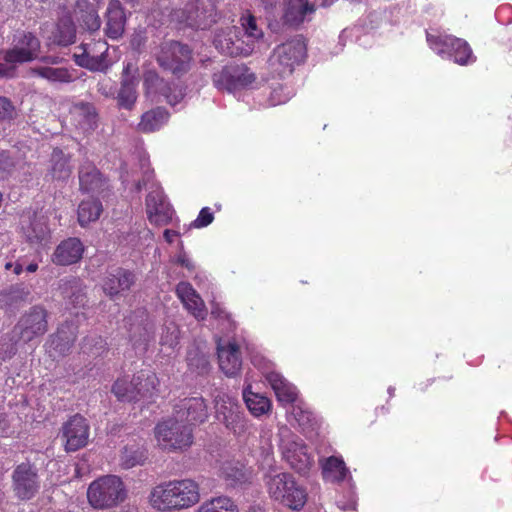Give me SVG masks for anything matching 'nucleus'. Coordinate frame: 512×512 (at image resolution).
<instances>
[{
	"label": "nucleus",
	"mask_w": 512,
	"mask_h": 512,
	"mask_svg": "<svg viewBox=\"0 0 512 512\" xmlns=\"http://www.w3.org/2000/svg\"><path fill=\"white\" fill-rule=\"evenodd\" d=\"M200 499L199 486L191 479L174 480L157 485L150 494L151 505L159 511L189 508Z\"/></svg>",
	"instance_id": "1"
},
{
	"label": "nucleus",
	"mask_w": 512,
	"mask_h": 512,
	"mask_svg": "<svg viewBox=\"0 0 512 512\" xmlns=\"http://www.w3.org/2000/svg\"><path fill=\"white\" fill-rule=\"evenodd\" d=\"M264 482L270 497L293 510H301L307 501L306 489L300 486L288 472L266 473Z\"/></svg>",
	"instance_id": "2"
},
{
	"label": "nucleus",
	"mask_w": 512,
	"mask_h": 512,
	"mask_svg": "<svg viewBox=\"0 0 512 512\" xmlns=\"http://www.w3.org/2000/svg\"><path fill=\"white\" fill-rule=\"evenodd\" d=\"M155 58L164 72L180 79L191 70L193 49L188 44L178 40H163L158 46Z\"/></svg>",
	"instance_id": "3"
},
{
	"label": "nucleus",
	"mask_w": 512,
	"mask_h": 512,
	"mask_svg": "<svg viewBox=\"0 0 512 512\" xmlns=\"http://www.w3.org/2000/svg\"><path fill=\"white\" fill-rule=\"evenodd\" d=\"M127 498V489L119 476L105 475L88 487L87 499L96 509H109L120 505Z\"/></svg>",
	"instance_id": "4"
},
{
	"label": "nucleus",
	"mask_w": 512,
	"mask_h": 512,
	"mask_svg": "<svg viewBox=\"0 0 512 512\" xmlns=\"http://www.w3.org/2000/svg\"><path fill=\"white\" fill-rule=\"evenodd\" d=\"M49 312L42 305H34L26 310L18 319L11 332L10 353L15 354L17 348L15 345L19 342L24 344L43 336L48 331Z\"/></svg>",
	"instance_id": "5"
},
{
	"label": "nucleus",
	"mask_w": 512,
	"mask_h": 512,
	"mask_svg": "<svg viewBox=\"0 0 512 512\" xmlns=\"http://www.w3.org/2000/svg\"><path fill=\"white\" fill-rule=\"evenodd\" d=\"M13 43V48L7 50L4 55L7 64L0 63V78L12 77L15 72V64L31 62L38 58L41 44L32 32L17 31Z\"/></svg>",
	"instance_id": "6"
},
{
	"label": "nucleus",
	"mask_w": 512,
	"mask_h": 512,
	"mask_svg": "<svg viewBox=\"0 0 512 512\" xmlns=\"http://www.w3.org/2000/svg\"><path fill=\"white\" fill-rule=\"evenodd\" d=\"M11 482L14 496L20 501H29L40 492V468L35 461L26 458L14 467Z\"/></svg>",
	"instance_id": "7"
},
{
	"label": "nucleus",
	"mask_w": 512,
	"mask_h": 512,
	"mask_svg": "<svg viewBox=\"0 0 512 512\" xmlns=\"http://www.w3.org/2000/svg\"><path fill=\"white\" fill-rule=\"evenodd\" d=\"M307 56V45L302 35L278 45L269 58L271 67L279 74H291L295 65L304 62Z\"/></svg>",
	"instance_id": "8"
},
{
	"label": "nucleus",
	"mask_w": 512,
	"mask_h": 512,
	"mask_svg": "<svg viewBox=\"0 0 512 512\" xmlns=\"http://www.w3.org/2000/svg\"><path fill=\"white\" fill-rule=\"evenodd\" d=\"M218 19L216 6L210 0H188L178 15L180 23L195 30H207Z\"/></svg>",
	"instance_id": "9"
},
{
	"label": "nucleus",
	"mask_w": 512,
	"mask_h": 512,
	"mask_svg": "<svg viewBox=\"0 0 512 512\" xmlns=\"http://www.w3.org/2000/svg\"><path fill=\"white\" fill-rule=\"evenodd\" d=\"M280 450L283 460L292 470L301 476L308 475L314 465V458L301 439L289 433L281 438Z\"/></svg>",
	"instance_id": "10"
},
{
	"label": "nucleus",
	"mask_w": 512,
	"mask_h": 512,
	"mask_svg": "<svg viewBox=\"0 0 512 512\" xmlns=\"http://www.w3.org/2000/svg\"><path fill=\"white\" fill-rule=\"evenodd\" d=\"M155 435L158 441L172 449H182L190 446L193 442L192 427L185 424L175 414L156 425Z\"/></svg>",
	"instance_id": "11"
},
{
	"label": "nucleus",
	"mask_w": 512,
	"mask_h": 512,
	"mask_svg": "<svg viewBox=\"0 0 512 512\" xmlns=\"http://www.w3.org/2000/svg\"><path fill=\"white\" fill-rule=\"evenodd\" d=\"M19 227L22 238L31 246L44 245L50 238L48 218L31 208L20 215Z\"/></svg>",
	"instance_id": "12"
},
{
	"label": "nucleus",
	"mask_w": 512,
	"mask_h": 512,
	"mask_svg": "<svg viewBox=\"0 0 512 512\" xmlns=\"http://www.w3.org/2000/svg\"><path fill=\"white\" fill-rule=\"evenodd\" d=\"M129 340L135 349L147 351L149 343L154 339L155 326L148 312L139 308L127 318Z\"/></svg>",
	"instance_id": "13"
},
{
	"label": "nucleus",
	"mask_w": 512,
	"mask_h": 512,
	"mask_svg": "<svg viewBox=\"0 0 512 512\" xmlns=\"http://www.w3.org/2000/svg\"><path fill=\"white\" fill-rule=\"evenodd\" d=\"M143 88L146 96L161 95L171 106L180 103L186 95L185 88L176 84L172 85L155 70L144 72Z\"/></svg>",
	"instance_id": "14"
},
{
	"label": "nucleus",
	"mask_w": 512,
	"mask_h": 512,
	"mask_svg": "<svg viewBox=\"0 0 512 512\" xmlns=\"http://www.w3.org/2000/svg\"><path fill=\"white\" fill-rule=\"evenodd\" d=\"M212 80L218 89L234 92L252 84L256 75L244 64L229 65L214 73Z\"/></svg>",
	"instance_id": "15"
},
{
	"label": "nucleus",
	"mask_w": 512,
	"mask_h": 512,
	"mask_svg": "<svg viewBox=\"0 0 512 512\" xmlns=\"http://www.w3.org/2000/svg\"><path fill=\"white\" fill-rule=\"evenodd\" d=\"M137 282V275L133 270L123 267H110L105 273L102 289L111 300L129 292Z\"/></svg>",
	"instance_id": "16"
},
{
	"label": "nucleus",
	"mask_w": 512,
	"mask_h": 512,
	"mask_svg": "<svg viewBox=\"0 0 512 512\" xmlns=\"http://www.w3.org/2000/svg\"><path fill=\"white\" fill-rule=\"evenodd\" d=\"M174 414L185 424L204 423L208 418V407L203 397H189L180 400L174 406Z\"/></svg>",
	"instance_id": "17"
},
{
	"label": "nucleus",
	"mask_w": 512,
	"mask_h": 512,
	"mask_svg": "<svg viewBox=\"0 0 512 512\" xmlns=\"http://www.w3.org/2000/svg\"><path fill=\"white\" fill-rule=\"evenodd\" d=\"M216 402V417L225 425V427L234 432V434H241L246 429V421L244 413L240 410V406L229 400L225 401L223 397L218 395L215 398Z\"/></svg>",
	"instance_id": "18"
},
{
	"label": "nucleus",
	"mask_w": 512,
	"mask_h": 512,
	"mask_svg": "<svg viewBox=\"0 0 512 512\" xmlns=\"http://www.w3.org/2000/svg\"><path fill=\"white\" fill-rule=\"evenodd\" d=\"M427 40L431 44L435 43L441 45L438 53H447L454 59L455 63L457 64L466 65L469 62V59L472 58L471 48L466 41L460 38H456L450 35L436 37L427 34Z\"/></svg>",
	"instance_id": "19"
},
{
	"label": "nucleus",
	"mask_w": 512,
	"mask_h": 512,
	"mask_svg": "<svg viewBox=\"0 0 512 512\" xmlns=\"http://www.w3.org/2000/svg\"><path fill=\"white\" fill-rule=\"evenodd\" d=\"M63 438L67 451H77L88 443L89 425L86 419L76 414L63 425Z\"/></svg>",
	"instance_id": "20"
},
{
	"label": "nucleus",
	"mask_w": 512,
	"mask_h": 512,
	"mask_svg": "<svg viewBox=\"0 0 512 512\" xmlns=\"http://www.w3.org/2000/svg\"><path fill=\"white\" fill-rule=\"evenodd\" d=\"M80 191L105 196L109 189L108 179L91 162L83 163L78 172Z\"/></svg>",
	"instance_id": "21"
},
{
	"label": "nucleus",
	"mask_w": 512,
	"mask_h": 512,
	"mask_svg": "<svg viewBox=\"0 0 512 512\" xmlns=\"http://www.w3.org/2000/svg\"><path fill=\"white\" fill-rule=\"evenodd\" d=\"M33 301L31 287L24 284H13L0 291V309L7 313H16Z\"/></svg>",
	"instance_id": "22"
},
{
	"label": "nucleus",
	"mask_w": 512,
	"mask_h": 512,
	"mask_svg": "<svg viewBox=\"0 0 512 512\" xmlns=\"http://www.w3.org/2000/svg\"><path fill=\"white\" fill-rule=\"evenodd\" d=\"M104 34L112 40H118L124 35L127 13L120 0H109L104 14Z\"/></svg>",
	"instance_id": "23"
},
{
	"label": "nucleus",
	"mask_w": 512,
	"mask_h": 512,
	"mask_svg": "<svg viewBox=\"0 0 512 512\" xmlns=\"http://www.w3.org/2000/svg\"><path fill=\"white\" fill-rule=\"evenodd\" d=\"M315 4L309 0H284L282 23L285 26L298 28L314 14Z\"/></svg>",
	"instance_id": "24"
},
{
	"label": "nucleus",
	"mask_w": 512,
	"mask_h": 512,
	"mask_svg": "<svg viewBox=\"0 0 512 512\" xmlns=\"http://www.w3.org/2000/svg\"><path fill=\"white\" fill-rule=\"evenodd\" d=\"M78 335V326L73 321H64L57 330L49 336V347L58 355L68 354Z\"/></svg>",
	"instance_id": "25"
},
{
	"label": "nucleus",
	"mask_w": 512,
	"mask_h": 512,
	"mask_svg": "<svg viewBox=\"0 0 512 512\" xmlns=\"http://www.w3.org/2000/svg\"><path fill=\"white\" fill-rule=\"evenodd\" d=\"M84 245L79 238L70 237L63 240L55 249L52 261L56 265L67 266L77 263L83 255Z\"/></svg>",
	"instance_id": "26"
},
{
	"label": "nucleus",
	"mask_w": 512,
	"mask_h": 512,
	"mask_svg": "<svg viewBox=\"0 0 512 512\" xmlns=\"http://www.w3.org/2000/svg\"><path fill=\"white\" fill-rule=\"evenodd\" d=\"M242 41L238 39L236 27H226L216 30L213 44L222 54L236 57L243 53Z\"/></svg>",
	"instance_id": "27"
},
{
	"label": "nucleus",
	"mask_w": 512,
	"mask_h": 512,
	"mask_svg": "<svg viewBox=\"0 0 512 512\" xmlns=\"http://www.w3.org/2000/svg\"><path fill=\"white\" fill-rule=\"evenodd\" d=\"M217 353L220 369L229 377L235 376L242 365L238 346L232 343L226 347L219 346Z\"/></svg>",
	"instance_id": "28"
},
{
	"label": "nucleus",
	"mask_w": 512,
	"mask_h": 512,
	"mask_svg": "<svg viewBox=\"0 0 512 512\" xmlns=\"http://www.w3.org/2000/svg\"><path fill=\"white\" fill-rule=\"evenodd\" d=\"M148 459V450L143 443L132 442L121 450L120 465L124 469L142 466Z\"/></svg>",
	"instance_id": "29"
},
{
	"label": "nucleus",
	"mask_w": 512,
	"mask_h": 512,
	"mask_svg": "<svg viewBox=\"0 0 512 512\" xmlns=\"http://www.w3.org/2000/svg\"><path fill=\"white\" fill-rule=\"evenodd\" d=\"M139 80L131 78L121 79L120 88L115 96L118 109L132 111L138 99L137 87Z\"/></svg>",
	"instance_id": "30"
},
{
	"label": "nucleus",
	"mask_w": 512,
	"mask_h": 512,
	"mask_svg": "<svg viewBox=\"0 0 512 512\" xmlns=\"http://www.w3.org/2000/svg\"><path fill=\"white\" fill-rule=\"evenodd\" d=\"M169 117L170 114L164 107L153 108L142 114L137 130L142 133L157 131L167 123Z\"/></svg>",
	"instance_id": "31"
},
{
	"label": "nucleus",
	"mask_w": 512,
	"mask_h": 512,
	"mask_svg": "<svg viewBox=\"0 0 512 512\" xmlns=\"http://www.w3.org/2000/svg\"><path fill=\"white\" fill-rule=\"evenodd\" d=\"M76 41V26L71 16L65 15L59 18L56 29L52 33V43L66 47Z\"/></svg>",
	"instance_id": "32"
},
{
	"label": "nucleus",
	"mask_w": 512,
	"mask_h": 512,
	"mask_svg": "<svg viewBox=\"0 0 512 512\" xmlns=\"http://www.w3.org/2000/svg\"><path fill=\"white\" fill-rule=\"evenodd\" d=\"M266 380L280 402L293 403L297 398L296 388L277 372H270Z\"/></svg>",
	"instance_id": "33"
},
{
	"label": "nucleus",
	"mask_w": 512,
	"mask_h": 512,
	"mask_svg": "<svg viewBox=\"0 0 512 512\" xmlns=\"http://www.w3.org/2000/svg\"><path fill=\"white\" fill-rule=\"evenodd\" d=\"M102 212L103 205L99 199L90 198L81 201L77 210L80 226L86 227L91 222L97 221Z\"/></svg>",
	"instance_id": "34"
},
{
	"label": "nucleus",
	"mask_w": 512,
	"mask_h": 512,
	"mask_svg": "<svg viewBox=\"0 0 512 512\" xmlns=\"http://www.w3.org/2000/svg\"><path fill=\"white\" fill-rule=\"evenodd\" d=\"M177 292L182 298L187 309L196 317L204 319L205 310L202 299L192 289L189 284H180L177 288Z\"/></svg>",
	"instance_id": "35"
},
{
	"label": "nucleus",
	"mask_w": 512,
	"mask_h": 512,
	"mask_svg": "<svg viewBox=\"0 0 512 512\" xmlns=\"http://www.w3.org/2000/svg\"><path fill=\"white\" fill-rule=\"evenodd\" d=\"M136 394L139 396V401L149 399L154 395L156 390L157 377L153 372L140 371L133 376Z\"/></svg>",
	"instance_id": "36"
},
{
	"label": "nucleus",
	"mask_w": 512,
	"mask_h": 512,
	"mask_svg": "<svg viewBox=\"0 0 512 512\" xmlns=\"http://www.w3.org/2000/svg\"><path fill=\"white\" fill-rule=\"evenodd\" d=\"M77 8L79 9V21L82 26L89 32L98 31L101 27V19L95 7L87 0H78Z\"/></svg>",
	"instance_id": "37"
},
{
	"label": "nucleus",
	"mask_w": 512,
	"mask_h": 512,
	"mask_svg": "<svg viewBox=\"0 0 512 512\" xmlns=\"http://www.w3.org/2000/svg\"><path fill=\"white\" fill-rule=\"evenodd\" d=\"M222 474L230 485L235 486L249 482L251 473L238 461H229L223 464Z\"/></svg>",
	"instance_id": "38"
},
{
	"label": "nucleus",
	"mask_w": 512,
	"mask_h": 512,
	"mask_svg": "<svg viewBox=\"0 0 512 512\" xmlns=\"http://www.w3.org/2000/svg\"><path fill=\"white\" fill-rule=\"evenodd\" d=\"M50 173L54 179L66 180L71 174L69 158L60 148H54L50 158Z\"/></svg>",
	"instance_id": "39"
},
{
	"label": "nucleus",
	"mask_w": 512,
	"mask_h": 512,
	"mask_svg": "<svg viewBox=\"0 0 512 512\" xmlns=\"http://www.w3.org/2000/svg\"><path fill=\"white\" fill-rule=\"evenodd\" d=\"M63 298L68 299L74 307L84 306L86 303V294L83 291L81 283L77 279L65 281L60 286Z\"/></svg>",
	"instance_id": "40"
},
{
	"label": "nucleus",
	"mask_w": 512,
	"mask_h": 512,
	"mask_svg": "<svg viewBox=\"0 0 512 512\" xmlns=\"http://www.w3.org/2000/svg\"><path fill=\"white\" fill-rule=\"evenodd\" d=\"M348 473L344 461L335 456L327 458L323 465V476L332 482L343 481Z\"/></svg>",
	"instance_id": "41"
},
{
	"label": "nucleus",
	"mask_w": 512,
	"mask_h": 512,
	"mask_svg": "<svg viewBox=\"0 0 512 512\" xmlns=\"http://www.w3.org/2000/svg\"><path fill=\"white\" fill-rule=\"evenodd\" d=\"M112 393L121 402H138L139 396H137L136 388L134 385L133 378L128 380L127 378L117 379L112 386Z\"/></svg>",
	"instance_id": "42"
},
{
	"label": "nucleus",
	"mask_w": 512,
	"mask_h": 512,
	"mask_svg": "<svg viewBox=\"0 0 512 512\" xmlns=\"http://www.w3.org/2000/svg\"><path fill=\"white\" fill-rule=\"evenodd\" d=\"M32 73L50 82L69 83L73 77L66 68H53L49 66H39L32 69Z\"/></svg>",
	"instance_id": "43"
},
{
	"label": "nucleus",
	"mask_w": 512,
	"mask_h": 512,
	"mask_svg": "<svg viewBox=\"0 0 512 512\" xmlns=\"http://www.w3.org/2000/svg\"><path fill=\"white\" fill-rule=\"evenodd\" d=\"M186 359L190 371L197 375H205L209 372L210 362L208 356L198 348L190 349Z\"/></svg>",
	"instance_id": "44"
},
{
	"label": "nucleus",
	"mask_w": 512,
	"mask_h": 512,
	"mask_svg": "<svg viewBox=\"0 0 512 512\" xmlns=\"http://www.w3.org/2000/svg\"><path fill=\"white\" fill-rule=\"evenodd\" d=\"M198 512H238V507L229 497L219 496L202 503Z\"/></svg>",
	"instance_id": "45"
},
{
	"label": "nucleus",
	"mask_w": 512,
	"mask_h": 512,
	"mask_svg": "<svg viewBox=\"0 0 512 512\" xmlns=\"http://www.w3.org/2000/svg\"><path fill=\"white\" fill-rule=\"evenodd\" d=\"M243 398L248 410L255 416H261L270 409L269 399L262 395L244 390Z\"/></svg>",
	"instance_id": "46"
},
{
	"label": "nucleus",
	"mask_w": 512,
	"mask_h": 512,
	"mask_svg": "<svg viewBox=\"0 0 512 512\" xmlns=\"http://www.w3.org/2000/svg\"><path fill=\"white\" fill-rule=\"evenodd\" d=\"M180 330L172 320H166L161 328L160 345L174 348L179 343Z\"/></svg>",
	"instance_id": "47"
},
{
	"label": "nucleus",
	"mask_w": 512,
	"mask_h": 512,
	"mask_svg": "<svg viewBox=\"0 0 512 512\" xmlns=\"http://www.w3.org/2000/svg\"><path fill=\"white\" fill-rule=\"evenodd\" d=\"M82 349L94 357L102 356L108 351L106 341L99 335L87 336L83 339Z\"/></svg>",
	"instance_id": "48"
},
{
	"label": "nucleus",
	"mask_w": 512,
	"mask_h": 512,
	"mask_svg": "<svg viewBox=\"0 0 512 512\" xmlns=\"http://www.w3.org/2000/svg\"><path fill=\"white\" fill-rule=\"evenodd\" d=\"M19 117V110L7 97L0 95V122L11 124Z\"/></svg>",
	"instance_id": "49"
},
{
	"label": "nucleus",
	"mask_w": 512,
	"mask_h": 512,
	"mask_svg": "<svg viewBox=\"0 0 512 512\" xmlns=\"http://www.w3.org/2000/svg\"><path fill=\"white\" fill-rule=\"evenodd\" d=\"M79 115L84 119L89 128H95L97 124L98 113L95 106L88 102L76 104Z\"/></svg>",
	"instance_id": "50"
},
{
	"label": "nucleus",
	"mask_w": 512,
	"mask_h": 512,
	"mask_svg": "<svg viewBox=\"0 0 512 512\" xmlns=\"http://www.w3.org/2000/svg\"><path fill=\"white\" fill-rule=\"evenodd\" d=\"M148 41L147 29L145 27H137L130 38V47L137 53H142L146 47Z\"/></svg>",
	"instance_id": "51"
},
{
	"label": "nucleus",
	"mask_w": 512,
	"mask_h": 512,
	"mask_svg": "<svg viewBox=\"0 0 512 512\" xmlns=\"http://www.w3.org/2000/svg\"><path fill=\"white\" fill-rule=\"evenodd\" d=\"M242 26L248 36L258 39L263 36V32L258 28L256 18L253 15H248L242 18Z\"/></svg>",
	"instance_id": "52"
},
{
	"label": "nucleus",
	"mask_w": 512,
	"mask_h": 512,
	"mask_svg": "<svg viewBox=\"0 0 512 512\" xmlns=\"http://www.w3.org/2000/svg\"><path fill=\"white\" fill-rule=\"evenodd\" d=\"M85 69L94 72H105L108 69L106 56L104 53L97 56H89L88 62L85 63Z\"/></svg>",
	"instance_id": "53"
},
{
	"label": "nucleus",
	"mask_w": 512,
	"mask_h": 512,
	"mask_svg": "<svg viewBox=\"0 0 512 512\" xmlns=\"http://www.w3.org/2000/svg\"><path fill=\"white\" fill-rule=\"evenodd\" d=\"M15 168V161L10 156L8 151H1L0 152V175H8L10 174Z\"/></svg>",
	"instance_id": "54"
},
{
	"label": "nucleus",
	"mask_w": 512,
	"mask_h": 512,
	"mask_svg": "<svg viewBox=\"0 0 512 512\" xmlns=\"http://www.w3.org/2000/svg\"><path fill=\"white\" fill-rule=\"evenodd\" d=\"M213 219V213L208 207H204L200 210L198 217L192 222L191 225L196 228L206 227L212 223Z\"/></svg>",
	"instance_id": "55"
},
{
	"label": "nucleus",
	"mask_w": 512,
	"mask_h": 512,
	"mask_svg": "<svg viewBox=\"0 0 512 512\" xmlns=\"http://www.w3.org/2000/svg\"><path fill=\"white\" fill-rule=\"evenodd\" d=\"M164 199L159 191L150 192L146 197V208L150 218H152V209L155 208L160 201Z\"/></svg>",
	"instance_id": "56"
},
{
	"label": "nucleus",
	"mask_w": 512,
	"mask_h": 512,
	"mask_svg": "<svg viewBox=\"0 0 512 512\" xmlns=\"http://www.w3.org/2000/svg\"><path fill=\"white\" fill-rule=\"evenodd\" d=\"M152 216L157 217V220L170 217V209L164 199L152 209Z\"/></svg>",
	"instance_id": "57"
},
{
	"label": "nucleus",
	"mask_w": 512,
	"mask_h": 512,
	"mask_svg": "<svg viewBox=\"0 0 512 512\" xmlns=\"http://www.w3.org/2000/svg\"><path fill=\"white\" fill-rule=\"evenodd\" d=\"M137 71H138L137 68H135L134 65L131 62H128L124 66V69H123V72H122V75H121V79L131 78V79H134V80H139L138 75H137Z\"/></svg>",
	"instance_id": "58"
},
{
	"label": "nucleus",
	"mask_w": 512,
	"mask_h": 512,
	"mask_svg": "<svg viewBox=\"0 0 512 512\" xmlns=\"http://www.w3.org/2000/svg\"><path fill=\"white\" fill-rule=\"evenodd\" d=\"M2 262L6 270H10L13 268V272L16 275H19L23 270V265L18 260L13 262L12 260L7 261L6 259H3Z\"/></svg>",
	"instance_id": "59"
},
{
	"label": "nucleus",
	"mask_w": 512,
	"mask_h": 512,
	"mask_svg": "<svg viewBox=\"0 0 512 512\" xmlns=\"http://www.w3.org/2000/svg\"><path fill=\"white\" fill-rule=\"evenodd\" d=\"M80 48L83 49V52L81 54H74L73 55V59L75 61V63L82 67V68H85V63L88 62V59H89V54L86 52V49L84 47V45H81Z\"/></svg>",
	"instance_id": "60"
},
{
	"label": "nucleus",
	"mask_w": 512,
	"mask_h": 512,
	"mask_svg": "<svg viewBox=\"0 0 512 512\" xmlns=\"http://www.w3.org/2000/svg\"><path fill=\"white\" fill-rule=\"evenodd\" d=\"M295 417L299 425L301 426H305L306 424H309L311 422V414L309 412L300 410L298 413L295 414Z\"/></svg>",
	"instance_id": "61"
},
{
	"label": "nucleus",
	"mask_w": 512,
	"mask_h": 512,
	"mask_svg": "<svg viewBox=\"0 0 512 512\" xmlns=\"http://www.w3.org/2000/svg\"><path fill=\"white\" fill-rule=\"evenodd\" d=\"M177 262L187 269L191 270L194 268L193 264L189 261L185 254H180L177 258Z\"/></svg>",
	"instance_id": "62"
},
{
	"label": "nucleus",
	"mask_w": 512,
	"mask_h": 512,
	"mask_svg": "<svg viewBox=\"0 0 512 512\" xmlns=\"http://www.w3.org/2000/svg\"><path fill=\"white\" fill-rule=\"evenodd\" d=\"M177 235V233L175 231H172V230H169V229H166L164 231V238L165 240L168 242V243H172L173 240H174V237Z\"/></svg>",
	"instance_id": "63"
},
{
	"label": "nucleus",
	"mask_w": 512,
	"mask_h": 512,
	"mask_svg": "<svg viewBox=\"0 0 512 512\" xmlns=\"http://www.w3.org/2000/svg\"><path fill=\"white\" fill-rule=\"evenodd\" d=\"M260 2L264 5L266 9H268L274 7L278 0H260Z\"/></svg>",
	"instance_id": "64"
}]
</instances>
